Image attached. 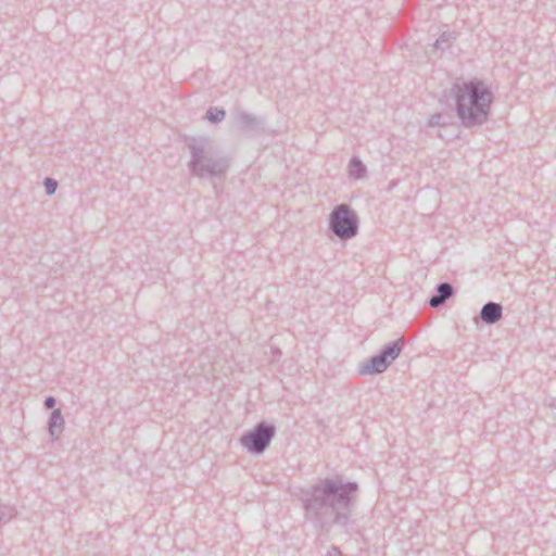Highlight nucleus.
Masks as SVG:
<instances>
[{"mask_svg":"<svg viewBox=\"0 0 556 556\" xmlns=\"http://www.w3.org/2000/svg\"><path fill=\"white\" fill-rule=\"evenodd\" d=\"M357 489L355 482L325 478L301 490L305 519L324 532H329L333 526L345 528L351 520L353 495Z\"/></svg>","mask_w":556,"mask_h":556,"instance_id":"nucleus-1","label":"nucleus"},{"mask_svg":"<svg viewBox=\"0 0 556 556\" xmlns=\"http://www.w3.org/2000/svg\"><path fill=\"white\" fill-rule=\"evenodd\" d=\"M450 94L455 101L456 115L465 128L479 127L488 122L493 96L483 81H456Z\"/></svg>","mask_w":556,"mask_h":556,"instance_id":"nucleus-2","label":"nucleus"},{"mask_svg":"<svg viewBox=\"0 0 556 556\" xmlns=\"http://www.w3.org/2000/svg\"><path fill=\"white\" fill-rule=\"evenodd\" d=\"M186 146L190 152L187 164L190 174L198 178H219L226 175L231 160L218 150L207 136L191 137Z\"/></svg>","mask_w":556,"mask_h":556,"instance_id":"nucleus-3","label":"nucleus"},{"mask_svg":"<svg viewBox=\"0 0 556 556\" xmlns=\"http://www.w3.org/2000/svg\"><path fill=\"white\" fill-rule=\"evenodd\" d=\"M358 217L348 204H339L329 215V230L341 240H349L358 233Z\"/></svg>","mask_w":556,"mask_h":556,"instance_id":"nucleus-4","label":"nucleus"},{"mask_svg":"<svg viewBox=\"0 0 556 556\" xmlns=\"http://www.w3.org/2000/svg\"><path fill=\"white\" fill-rule=\"evenodd\" d=\"M404 348V340L400 338L386 344L379 354L370 357L359 366V374L363 376L384 372L393 361H395Z\"/></svg>","mask_w":556,"mask_h":556,"instance_id":"nucleus-5","label":"nucleus"},{"mask_svg":"<svg viewBox=\"0 0 556 556\" xmlns=\"http://www.w3.org/2000/svg\"><path fill=\"white\" fill-rule=\"evenodd\" d=\"M276 433L274 425L266 421L258 422L252 430L240 438V444L251 454H263L269 446Z\"/></svg>","mask_w":556,"mask_h":556,"instance_id":"nucleus-6","label":"nucleus"},{"mask_svg":"<svg viewBox=\"0 0 556 556\" xmlns=\"http://www.w3.org/2000/svg\"><path fill=\"white\" fill-rule=\"evenodd\" d=\"M235 119L238 124L239 129L244 132L258 131L262 128L263 124L258 117L245 111L235 112Z\"/></svg>","mask_w":556,"mask_h":556,"instance_id":"nucleus-7","label":"nucleus"},{"mask_svg":"<svg viewBox=\"0 0 556 556\" xmlns=\"http://www.w3.org/2000/svg\"><path fill=\"white\" fill-rule=\"evenodd\" d=\"M454 294V288L448 282H441L435 287V294L429 299L432 308L442 306Z\"/></svg>","mask_w":556,"mask_h":556,"instance_id":"nucleus-8","label":"nucleus"},{"mask_svg":"<svg viewBox=\"0 0 556 556\" xmlns=\"http://www.w3.org/2000/svg\"><path fill=\"white\" fill-rule=\"evenodd\" d=\"M503 315V307L500 303L488 302L480 311V318L486 325L496 324Z\"/></svg>","mask_w":556,"mask_h":556,"instance_id":"nucleus-9","label":"nucleus"},{"mask_svg":"<svg viewBox=\"0 0 556 556\" xmlns=\"http://www.w3.org/2000/svg\"><path fill=\"white\" fill-rule=\"evenodd\" d=\"M65 421L60 408L52 410L48 420V431L51 439L58 440L64 430Z\"/></svg>","mask_w":556,"mask_h":556,"instance_id":"nucleus-10","label":"nucleus"},{"mask_svg":"<svg viewBox=\"0 0 556 556\" xmlns=\"http://www.w3.org/2000/svg\"><path fill=\"white\" fill-rule=\"evenodd\" d=\"M348 174L350 178L359 180L366 177L367 168L359 157L353 156L349 162Z\"/></svg>","mask_w":556,"mask_h":556,"instance_id":"nucleus-11","label":"nucleus"},{"mask_svg":"<svg viewBox=\"0 0 556 556\" xmlns=\"http://www.w3.org/2000/svg\"><path fill=\"white\" fill-rule=\"evenodd\" d=\"M225 116H226V111L224 109L211 108L206 112V118L211 123H219L225 118Z\"/></svg>","mask_w":556,"mask_h":556,"instance_id":"nucleus-12","label":"nucleus"},{"mask_svg":"<svg viewBox=\"0 0 556 556\" xmlns=\"http://www.w3.org/2000/svg\"><path fill=\"white\" fill-rule=\"evenodd\" d=\"M453 36L450 33H443L434 42V48L438 50H445L451 46Z\"/></svg>","mask_w":556,"mask_h":556,"instance_id":"nucleus-13","label":"nucleus"},{"mask_svg":"<svg viewBox=\"0 0 556 556\" xmlns=\"http://www.w3.org/2000/svg\"><path fill=\"white\" fill-rule=\"evenodd\" d=\"M448 116L442 113L432 114L429 118V126H444L447 124Z\"/></svg>","mask_w":556,"mask_h":556,"instance_id":"nucleus-14","label":"nucleus"},{"mask_svg":"<svg viewBox=\"0 0 556 556\" xmlns=\"http://www.w3.org/2000/svg\"><path fill=\"white\" fill-rule=\"evenodd\" d=\"M43 186H45V189H46V193L48 195H52L56 191L58 182H56V180H54L52 178H46L43 180Z\"/></svg>","mask_w":556,"mask_h":556,"instance_id":"nucleus-15","label":"nucleus"},{"mask_svg":"<svg viewBox=\"0 0 556 556\" xmlns=\"http://www.w3.org/2000/svg\"><path fill=\"white\" fill-rule=\"evenodd\" d=\"M55 405V399L53 396H48L45 400V407L48 409L53 408Z\"/></svg>","mask_w":556,"mask_h":556,"instance_id":"nucleus-16","label":"nucleus"},{"mask_svg":"<svg viewBox=\"0 0 556 556\" xmlns=\"http://www.w3.org/2000/svg\"><path fill=\"white\" fill-rule=\"evenodd\" d=\"M546 405L552 409L554 416L556 417V397H551L546 402Z\"/></svg>","mask_w":556,"mask_h":556,"instance_id":"nucleus-17","label":"nucleus"},{"mask_svg":"<svg viewBox=\"0 0 556 556\" xmlns=\"http://www.w3.org/2000/svg\"><path fill=\"white\" fill-rule=\"evenodd\" d=\"M328 555L329 556H341V552L338 547L336 546H332L329 551H328Z\"/></svg>","mask_w":556,"mask_h":556,"instance_id":"nucleus-18","label":"nucleus"}]
</instances>
